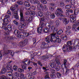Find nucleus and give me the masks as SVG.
Listing matches in <instances>:
<instances>
[{"instance_id":"nucleus-1","label":"nucleus","mask_w":79,"mask_h":79,"mask_svg":"<svg viewBox=\"0 0 79 79\" xmlns=\"http://www.w3.org/2000/svg\"><path fill=\"white\" fill-rule=\"evenodd\" d=\"M56 34H52L51 35H49L45 38L44 39L47 43L54 42V43H60L61 42V40L60 38H56L55 36Z\"/></svg>"},{"instance_id":"nucleus-2","label":"nucleus","mask_w":79,"mask_h":79,"mask_svg":"<svg viewBox=\"0 0 79 79\" xmlns=\"http://www.w3.org/2000/svg\"><path fill=\"white\" fill-rule=\"evenodd\" d=\"M56 15L59 17H65V15H63V10L60 7H57L56 9V11L55 13Z\"/></svg>"},{"instance_id":"nucleus-3","label":"nucleus","mask_w":79,"mask_h":79,"mask_svg":"<svg viewBox=\"0 0 79 79\" xmlns=\"http://www.w3.org/2000/svg\"><path fill=\"white\" fill-rule=\"evenodd\" d=\"M15 7L12 6L10 8V10L12 11H13V15L14 16V18L16 19H19V16L17 11H15Z\"/></svg>"},{"instance_id":"nucleus-4","label":"nucleus","mask_w":79,"mask_h":79,"mask_svg":"<svg viewBox=\"0 0 79 79\" xmlns=\"http://www.w3.org/2000/svg\"><path fill=\"white\" fill-rule=\"evenodd\" d=\"M48 28V29H51V31H53V32L54 33H56L57 31H58V29L54 26L53 25L51 26L50 25H48L47 26Z\"/></svg>"},{"instance_id":"nucleus-5","label":"nucleus","mask_w":79,"mask_h":79,"mask_svg":"<svg viewBox=\"0 0 79 79\" xmlns=\"http://www.w3.org/2000/svg\"><path fill=\"white\" fill-rule=\"evenodd\" d=\"M19 30L21 31H23L24 29L27 28V25L25 23H23L21 24V25L19 26L18 27Z\"/></svg>"},{"instance_id":"nucleus-6","label":"nucleus","mask_w":79,"mask_h":79,"mask_svg":"<svg viewBox=\"0 0 79 79\" xmlns=\"http://www.w3.org/2000/svg\"><path fill=\"white\" fill-rule=\"evenodd\" d=\"M12 72L8 71L6 73V75L9 79H15V77H14V75H13V76H12Z\"/></svg>"},{"instance_id":"nucleus-7","label":"nucleus","mask_w":79,"mask_h":79,"mask_svg":"<svg viewBox=\"0 0 79 79\" xmlns=\"http://www.w3.org/2000/svg\"><path fill=\"white\" fill-rule=\"evenodd\" d=\"M69 18H71V19H70L71 22L73 23H76V15H71L70 16Z\"/></svg>"},{"instance_id":"nucleus-8","label":"nucleus","mask_w":79,"mask_h":79,"mask_svg":"<svg viewBox=\"0 0 79 79\" xmlns=\"http://www.w3.org/2000/svg\"><path fill=\"white\" fill-rule=\"evenodd\" d=\"M50 72H51V77L52 79H53L55 77V69H51L50 70Z\"/></svg>"},{"instance_id":"nucleus-9","label":"nucleus","mask_w":79,"mask_h":79,"mask_svg":"<svg viewBox=\"0 0 79 79\" xmlns=\"http://www.w3.org/2000/svg\"><path fill=\"white\" fill-rule=\"evenodd\" d=\"M20 21L23 22H25L26 20L24 19V16H23V11L22 10L20 11Z\"/></svg>"},{"instance_id":"nucleus-10","label":"nucleus","mask_w":79,"mask_h":79,"mask_svg":"<svg viewBox=\"0 0 79 79\" xmlns=\"http://www.w3.org/2000/svg\"><path fill=\"white\" fill-rule=\"evenodd\" d=\"M13 27H12V26L10 25H8L7 26V30L9 31V32L7 31L6 33V34L7 35H8L10 34V32L11 31H12V29H13Z\"/></svg>"},{"instance_id":"nucleus-11","label":"nucleus","mask_w":79,"mask_h":79,"mask_svg":"<svg viewBox=\"0 0 79 79\" xmlns=\"http://www.w3.org/2000/svg\"><path fill=\"white\" fill-rule=\"evenodd\" d=\"M24 5L26 8H27V10H30L31 8V6L29 4V3L27 2H25Z\"/></svg>"},{"instance_id":"nucleus-12","label":"nucleus","mask_w":79,"mask_h":79,"mask_svg":"<svg viewBox=\"0 0 79 79\" xmlns=\"http://www.w3.org/2000/svg\"><path fill=\"white\" fill-rule=\"evenodd\" d=\"M2 21H3V23H2L3 26H7V25L8 24L9 21H8V19L4 18Z\"/></svg>"},{"instance_id":"nucleus-13","label":"nucleus","mask_w":79,"mask_h":79,"mask_svg":"<svg viewBox=\"0 0 79 79\" xmlns=\"http://www.w3.org/2000/svg\"><path fill=\"white\" fill-rule=\"evenodd\" d=\"M41 21L42 23H41L40 24V25L41 26L40 27H42L44 29V27H45L46 25V23L44 22H45V19H42ZM44 22V23H43Z\"/></svg>"},{"instance_id":"nucleus-14","label":"nucleus","mask_w":79,"mask_h":79,"mask_svg":"<svg viewBox=\"0 0 79 79\" xmlns=\"http://www.w3.org/2000/svg\"><path fill=\"white\" fill-rule=\"evenodd\" d=\"M48 44L43 43L41 46V48L43 49L45 48H48Z\"/></svg>"},{"instance_id":"nucleus-15","label":"nucleus","mask_w":79,"mask_h":79,"mask_svg":"<svg viewBox=\"0 0 79 79\" xmlns=\"http://www.w3.org/2000/svg\"><path fill=\"white\" fill-rule=\"evenodd\" d=\"M62 50L68 51L69 50V47L66 44H64L62 48Z\"/></svg>"},{"instance_id":"nucleus-16","label":"nucleus","mask_w":79,"mask_h":79,"mask_svg":"<svg viewBox=\"0 0 79 79\" xmlns=\"http://www.w3.org/2000/svg\"><path fill=\"white\" fill-rule=\"evenodd\" d=\"M13 29L14 30V33L16 35L18 34V33H19V31L16 29V26L13 27Z\"/></svg>"},{"instance_id":"nucleus-17","label":"nucleus","mask_w":79,"mask_h":79,"mask_svg":"<svg viewBox=\"0 0 79 79\" xmlns=\"http://www.w3.org/2000/svg\"><path fill=\"white\" fill-rule=\"evenodd\" d=\"M43 29L42 27H40L37 29V32L38 34H41L43 32Z\"/></svg>"},{"instance_id":"nucleus-18","label":"nucleus","mask_w":79,"mask_h":79,"mask_svg":"<svg viewBox=\"0 0 79 79\" xmlns=\"http://www.w3.org/2000/svg\"><path fill=\"white\" fill-rule=\"evenodd\" d=\"M63 22L65 24H67L69 23V20L66 18H63Z\"/></svg>"},{"instance_id":"nucleus-19","label":"nucleus","mask_w":79,"mask_h":79,"mask_svg":"<svg viewBox=\"0 0 79 79\" xmlns=\"http://www.w3.org/2000/svg\"><path fill=\"white\" fill-rule=\"evenodd\" d=\"M61 38L64 40H67L68 38H67V36L65 35H62L60 36Z\"/></svg>"},{"instance_id":"nucleus-20","label":"nucleus","mask_w":79,"mask_h":79,"mask_svg":"<svg viewBox=\"0 0 79 79\" xmlns=\"http://www.w3.org/2000/svg\"><path fill=\"white\" fill-rule=\"evenodd\" d=\"M6 68L8 70H9V71H11L12 72L13 71V70L12 69V67H11V66L10 65H8L7 66H6Z\"/></svg>"},{"instance_id":"nucleus-21","label":"nucleus","mask_w":79,"mask_h":79,"mask_svg":"<svg viewBox=\"0 0 79 79\" xmlns=\"http://www.w3.org/2000/svg\"><path fill=\"white\" fill-rule=\"evenodd\" d=\"M23 63H25V64H26V65H27L30 64L31 62L29 60H27L25 61H23Z\"/></svg>"},{"instance_id":"nucleus-22","label":"nucleus","mask_w":79,"mask_h":79,"mask_svg":"<svg viewBox=\"0 0 79 79\" xmlns=\"http://www.w3.org/2000/svg\"><path fill=\"white\" fill-rule=\"evenodd\" d=\"M19 73L18 72H15L14 73V79H16V77H18L19 76Z\"/></svg>"},{"instance_id":"nucleus-23","label":"nucleus","mask_w":79,"mask_h":79,"mask_svg":"<svg viewBox=\"0 0 79 79\" xmlns=\"http://www.w3.org/2000/svg\"><path fill=\"white\" fill-rule=\"evenodd\" d=\"M24 3H25V2H23V1H19L17 2V4L20 5H24Z\"/></svg>"},{"instance_id":"nucleus-24","label":"nucleus","mask_w":79,"mask_h":79,"mask_svg":"<svg viewBox=\"0 0 79 79\" xmlns=\"http://www.w3.org/2000/svg\"><path fill=\"white\" fill-rule=\"evenodd\" d=\"M7 71V69L6 68H4L1 70V73L2 74H5Z\"/></svg>"},{"instance_id":"nucleus-25","label":"nucleus","mask_w":79,"mask_h":79,"mask_svg":"<svg viewBox=\"0 0 79 79\" xmlns=\"http://www.w3.org/2000/svg\"><path fill=\"white\" fill-rule=\"evenodd\" d=\"M50 66L52 68H55L56 66V65L55 63H51L50 64Z\"/></svg>"},{"instance_id":"nucleus-26","label":"nucleus","mask_w":79,"mask_h":79,"mask_svg":"<svg viewBox=\"0 0 79 79\" xmlns=\"http://www.w3.org/2000/svg\"><path fill=\"white\" fill-rule=\"evenodd\" d=\"M19 47H24V46H25V45L24 44L23 41H21L19 44Z\"/></svg>"},{"instance_id":"nucleus-27","label":"nucleus","mask_w":79,"mask_h":79,"mask_svg":"<svg viewBox=\"0 0 79 79\" xmlns=\"http://www.w3.org/2000/svg\"><path fill=\"white\" fill-rule=\"evenodd\" d=\"M21 68L23 69H24L26 70L27 69V68H26V65L25 64H22L21 65Z\"/></svg>"},{"instance_id":"nucleus-28","label":"nucleus","mask_w":79,"mask_h":79,"mask_svg":"<svg viewBox=\"0 0 79 79\" xmlns=\"http://www.w3.org/2000/svg\"><path fill=\"white\" fill-rule=\"evenodd\" d=\"M37 15L39 16H40V17H42L43 16V13L42 12H38L37 13Z\"/></svg>"},{"instance_id":"nucleus-29","label":"nucleus","mask_w":79,"mask_h":79,"mask_svg":"<svg viewBox=\"0 0 79 79\" xmlns=\"http://www.w3.org/2000/svg\"><path fill=\"white\" fill-rule=\"evenodd\" d=\"M55 62L56 63V64H58V65H59V64H60V60L57 58L55 59Z\"/></svg>"},{"instance_id":"nucleus-30","label":"nucleus","mask_w":79,"mask_h":79,"mask_svg":"<svg viewBox=\"0 0 79 79\" xmlns=\"http://www.w3.org/2000/svg\"><path fill=\"white\" fill-rule=\"evenodd\" d=\"M66 35H69L71 34V31L69 30H68L65 32Z\"/></svg>"},{"instance_id":"nucleus-31","label":"nucleus","mask_w":79,"mask_h":79,"mask_svg":"<svg viewBox=\"0 0 79 79\" xmlns=\"http://www.w3.org/2000/svg\"><path fill=\"white\" fill-rule=\"evenodd\" d=\"M56 75L57 76V77L59 78H61V76H62L61 73L58 72H57Z\"/></svg>"},{"instance_id":"nucleus-32","label":"nucleus","mask_w":79,"mask_h":79,"mask_svg":"<svg viewBox=\"0 0 79 79\" xmlns=\"http://www.w3.org/2000/svg\"><path fill=\"white\" fill-rule=\"evenodd\" d=\"M67 63V60H66L65 59H64V66L65 67V68H67V67H66V65H67V64H66Z\"/></svg>"},{"instance_id":"nucleus-33","label":"nucleus","mask_w":79,"mask_h":79,"mask_svg":"<svg viewBox=\"0 0 79 79\" xmlns=\"http://www.w3.org/2000/svg\"><path fill=\"white\" fill-rule=\"evenodd\" d=\"M28 41V40H27V39H25L22 42H23V43L24 44V45H27V44Z\"/></svg>"},{"instance_id":"nucleus-34","label":"nucleus","mask_w":79,"mask_h":79,"mask_svg":"<svg viewBox=\"0 0 79 79\" xmlns=\"http://www.w3.org/2000/svg\"><path fill=\"white\" fill-rule=\"evenodd\" d=\"M73 10H69L68 11V13H67V16L69 15V13H73Z\"/></svg>"},{"instance_id":"nucleus-35","label":"nucleus","mask_w":79,"mask_h":79,"mask_svg":"<svg viewBox=\"0 0 79 79\" xmlns=\"http://www.w3.org/2000/svg\"><path fill=\"white\" fill-rule=\"evenodd\" d=\"M25 19H26L27 21H29V22H30L31 20H32V19H31V18H29V17L28 16H26L25 17Z\"/></svg>"},{"instance_id":"nucleus-36","label":"nucleus","mask_w":79,"mask_h":79,"mask_svg":"<svg viewBox=\"0 0 79 79\" xmlns=\"http://www.w3.org/2000/svg\"><path fill=\"white\" fill-rule=\"evenodd\" d=\"M72 7V6L71 5H67L65 6V8L67 9H70Z\"/></svg>"},{"instance_id":"nucleus-37","label":"nucleus","mask_w":79,"mask_h":79,"mask_svg":"<svg viewBox=\"0 0 79 79\" xmlns=\"http://www.w3.org/2000/svg\"><path fill=\"white\" fill-rule=\"evenodd\" d=\"M49 30H50V29H49L48 28L47 29L46 28H45L44 29V32L46 33L49 32Z\"/></svg>"},{"instance_id":"nucleus-38","label":"nucleus","mask_w":79,"mask_h":79,"mask_svg":"<svg viewBox=\"0 0 79 79\" xmlns=\"http://www.w3.org/2000/svg\"><path fill=\"white\" fill-rule=\"evenodd\" d=\"M63 31L61 30L60 29L59 30V31L57 33V35H61L62 33H63Z\"/></svg>"},{"instance_id":"nucleus-39","label":"nucleus","mask_w":79,"mask_h":79,"mask_svg":"<svg viewBox=\"0 0 79 79\" xmlns=\"http://www.w3.org/2000/svg\"><path fill=\"white\" fill-rule=\"evenodd\" d=\"M43 5L41 3H38L37 5V7H40L41 8H43Z\"/></svg>"},{"instance_id":"nucleus-40","label":"nucleus","mask_w":79,"mask_h":79,"mask_svg":"<svg viewBox=\"0 0 79 79\" xmlns=\"http://www.w3.org/2000/svg\"><path fill=\"white\" fill-rule=\"evenodd\" d=\"M67 44L68 46H71L72 45V42L70 41L67 42Z\"/></svg>"},{"instance_id":"nucleus-41","label":"nucleus","mask_w":79,"mask_h":79,"mask_svg":"<svg viewBox=\"0 0 79 79\" xmlns=\"http://www.w3.org/2000/svg\"><path fill=\"white\" fill-rule=\"evenodd\" d=\"M59 6L61 8H63V6H64V4L62 2H60V3Z\"/></svg>"},{"instance_id":"nucleus-42","label":"nucleus","mask_w":79,"mask_h":79,"mask_svg":"<svg viewBox=\"0 0 79 79\" xmlns=\"http://www.w3.org/2000/svg\"><path fill=\"white\" fill-rule=\"evenodd\" d=\"M18 71L19 73H23L24 71V70L21 68H19L18 69Z\"/></svg>"},{"instance_id":"nucleus-43","label":"nucleus","mask_w":79,"mask_h":79,"mask_svg":"<svg viewBox=\"0 0 79 79\" xmlns=\"http://www.w3.org/2000/svg\"><path fill=\"white\" fill-rule=\"evenodd\" d=\"M20 78H22V79H24V75L23 73H20L19 74V76Z\"/></svg>"},{"instance_id":"nucleus-44","label":"nucleus","mask_w":79,"mask_h":79,"mask_svg":"<svg viewBox=\"0 0 79 79\" xmlns=\"http://www.w3.org/2000/svg\"><path fill=\"white\" fill-rule=\"evenodd\" d=\"M71 4L72 5H75V0H70Z\"/></svg>"},{"instance_id":"nucleus-45","label":"nucleus","mask_w":79,"mask_h":79,"mask_svg":"<svg viewBox=\"0 0 79 79\" xmlns=\"http://www.w3.org/2000/svg\"><path fill=\"white\" fill-rule=\"evenodd\" d=\"M55 69L56 71H58L60 70V66L58 65L56 67H55Z\"/></svg>"},{"instance_id":"nucleus-46","label":"nucleus","mask_w":79,"mask_h":79,"mask_svg":"<svg viewBox=\"0 0 79 79\" xmlns=\"http://www.w3.org/2000/svg\"><path fill=\"white\" fill-rule=\"evenodd\" d=\"M9 52L10 54V55H11L12 56H13V55H14V54H15L14 52H13V51H11V50H9Z\"/></svg>"},{"instance_id":"nucleus-47","label":"nucleus","mask_w":79,"mask_h":79,"mask_svg":"<svg viewBox=\"0 0 79 79\" xmlns=\"http://www.w3.org/2000/svg\"><path fill=\"white\" fill-rule=\"evenodd\" d=\"M45 79H51L50 77H49V74L46 75V76L44 77Z\"/></svg>"},{"instance_id":"nucleus-48","label":"nucleus","mask_w":79,"mask_h":79,"mask_svg":"<svg viewBox=\"0 0 79 79\" xmlns=\"http://www.w3.org/2000/svg\"><path fill=\"white\" fill-rule=\"evenodd\" d=\"M13 69L15 71H17L18 70V66L16 65H14L13 67Z\"/></svg>"},{"instance_id":"nucleus-49","label":"nucleus","mask_w":79,"mask_h":79,"mask_svg":"<svg viewBox=\"0 0 79 79\" xmlns=\"http://www.w3.org/2000/svg\"><path fill=\"white\" fill-rule=\"evenodd\" d=\"M79 11L78 10H75L74 11V14L76 15H78V13H79Z\"/></svg>"},{"instance_id":"nucleus-50","label":"nucleus","mask_w":79,"mask_h":79,"mask_svg":"<svg viewBox=\"0 0 79 79\" xmlns=\"http://www.w3.org/2000/svg\"><path fill=\"white\" fill-rule=\"evenodd\" d=\"M50 18L52 19H54V18H55V14H52L50 15Z\"/></svg>"},{"instance_id":"nucleus-51","label":"nucleus","mask_w":79,"mask_h":79,"mask_svg":"<svg viewBox=\"0 0 79 79\" xmlns=\"http://www.w3.org/2000/svg\"><path fill=\"white\" fill-rule=\"evenodd\" d=\"M41 2L42 3H43V4H47V2L46 0H41Z\"/></svg>"},{"instance_id":"nucleus-52","label":"nucleus","mask_w":79,"mask_h":79,"mask_svg":"<svg viewBox=\"0 0 79 79\" xmlns=\"http://www.w3.org/2000/svg\"><path fill=\"white\" fill-rule=\"evenodd\" d=\"M69 69H66V72L65 73V75H67L68 74H69Z\"/></svg>"},{"instance_id":"nucleus-53","label":"nucleus","mask_w":79,"mask_h":79,"mask_svg":"<svg viewBox=\"0 0 79 79\" xmlns=\"http://www.w3.org/2000/svg\"><path fill=\"white\" fill-rule=\"evenodd\" d=\"M13 23H14L15 24L16 26H18L19 25V23L16 21L15 20L13 21Z\"/></svg>"},{"instance_id":"nucleus-54","label":"nucleus","mask_w":79,"mask_h":79,"mask_svg":"<svg viewBox=\"0 0 79 79\" xmlns=\"http://www.w3.org/2000/svg\"><path fill=\"white\" fill-rule=\"evenodd\" d=\"M0 79H8L6 78V76L4 75H3L0 77Z\"/></svg>"},{"instance_id":"nucleus-55","label":"nucleus","mask_w":79,"mask_h":79,"mask_svg":"<svg viewBox=\"0 0 79 79\" xmlns=\"http://www.w3.org/2000/svg\"><path fill=\"white\" fill-rule=\"evenodd\" d=\"M8 1V0H3L1 2L2 3V4H4L5 3H6Z\"/></svg>"},{"instance_id":"nucleus-56","label":"nucleus","mask_w":79,"mask_h":79,"mask_svg":"<svg viewBox=\"0 0 79 79\" xmlns=\"http://www.w3.org/2000/svg\"><path fill=\"white\" fill-rule=\"evenodd\" d=\"M56 24L57 25V26H58L60 24V22L58 20H56Z\"/></svg>"},{"instance_id":"nucleus-57","label":"nucleus","mask_w":79,"mask_h":79,"mask_svg":"<svg viewBox=\"0 0 79 79\" xmlns=\"http://www.w3.org/2000/svg\"><path fill=\"white\" fill-rule=\"evenodd\" d=\"M43 8L45 10V11H47V6L45 5H44L43 6Z\"/></svg>"},{"instance_id":"nucleus-58","label":"nucleus","mask_w":79,"mask_h":79,"mask_svg":"<svg viewBox=\"0 0 79 79\" xmlns=\"http://www.w3.org/2000/svg\"><path fill=\"white\" fill-rule=\"evenodd\" d=\"M35 33V31L33 30H32L31 31L29 32V34H34Z\"/></svg>"},{"instance_id":"nucleus-59","label":"nucleus","mask_w":79,"mask_h":79,"mask_svg":"<svg viewBox=\"0 0 79 79\" xmlns=\"http://www.w3.org/2000/svg\"><path fill=\"white\" fill-rule=\"evenodd\" d=\"M37 63L39 65L41 66H42V62H40V61H38L37 62Z\"/></svg>"},{"instance_id":"nucleus-60","label":"nucleus","mask_w":79,"mask_h":79,"mask_svg":"<svg viewBox=\"0 0 79 79\" xmlns=\"http://www.w3.org/2000/svg\"><path fill=\"white\" fill-rule=\"evenodd\" d=\"M19 36V37L21 39H24V36H23L22 35H20Z\"/></svg>"},{"instance_id":"nucleus-61","label":"nucleus","mask_w":79,"mask_h":79,"mask_svg":"<svg viewBox=\"0 0 79 79\" xmlns=\"http://www.w3.org/2000/svg\"><path fill=\"white\" fill-rule=\"evenodd\" d=\"M9 53H10V52H9V51H7L4 52V55H8V54Z\"/></svg>"},{"instance_id":"nucleus-62","label":"nucleus","mask_w":79,"mask_h":79,"mask_svg":"<svg viewBox=\"0 0 79 79\" xmlns=\"http://www.w3.org/2000/svg\"><path fill=\"white\" fill-rule=\"evenodd\" d=\"M25 34V37H28L29 35H31L30 34H29V32L27 33H24Z\"/></svg>"},{"instance_id":"nucleus-63","label":"nucleus","mask_w":79,"mask_h":79,"mask_svg":"<svg viewBox=\"0 0 79 79\" xmlns=\"http://www.w3.org/2000/svg\"><path fill=\"white\" fill-rule=\"evenodd\" d=\"M5 17L6 18H7L8 19H9V18H10V16L8 15H6Z\"/></svg>"},{"instance_id":"nucleus-64","label":"nucleus","mask_w":79,"mask_h":79,"mask_svg":"<svg viewBox=\"0 0 79 79\" xmlns=\"http://www.w3.org/2000/svg\"><path fill=\"white\" fill-rule=\"evenodd\" d=\"M49 9L50 10L52 11H53L54 10V7H50L49 8Z\"/></svg>"}]
</instances>
